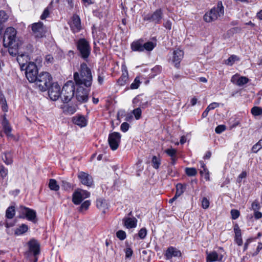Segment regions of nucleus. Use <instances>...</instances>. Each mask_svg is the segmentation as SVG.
<instances>
[{
	"instance_id": "nucleus-47",
	"label": "nucleus",
	"mask_w": 262,
	"mask_h": 262,
	"mask_svg": "<svg viewBox=\"0 0 262 262\" xmlns=\"http://www.w3.org/2000/svg\"><path fill=\"white\" fill-rule=\"evenodd\" d=\"M116 236L121 241L124 240L126 237V234L125 231L120 230L116 232Z\"/></svg>"
},
{
	"instance_id": "nucleus-22",
	"label": "nucleus",
	"mask_w": 262,
	"mask_h": 262,
	"mask_svg": "<svg viewBox=\"0 0 262 262\" xmlns=\"http://www.w3.org/2000/svg\"><path fill=\"white\" fill-rule=\"evenodd\" d=\"M165 255L167 259H170L172 257L181 256V252L177 248L173 247H170L166 250Z\"/></svg>"
},
{
	"instance_id": "nucleus-6",
	"label": "nucleus",
	"mask_w": 262,
	"mask_h": 262,
	"mask_svg": "<svg viewBox=\"0 0 262 262\" xmlns=\"http://www.w3.org/2000/svg\"><path fill=\"white\" fill-rule=\"evenodd\" d=\"M26 77L30 82H34L38 77V69L33 62H29L26 67Z\"/></svg>"
},
{
	"instance_id": "nucleus-15",
	"label": "nucleus",
	"mask_w": 262,
	"mask_h": 262,
	"mask_svg": "<svg viewBox=\"0 0 262 262\" xmlns=\"http://www.w3.org/2000/svg\"><path fill=\"white\" fill-rule=\"evenodd\" d=\"M71 30L74 33L79 32L81 29V20L77 15H73L69 22Z\"/></svg>"
},
{
	"instance_id": "nucleus-20",
	"label": "nucleus",
	"mask_w": 262,
	"mask_h": 262,
	"mask_svg": "<svg viewBox=\"0 0 262 262\" xmlns=\"http://www.w3.org/2000/svg\"><path fill=\"white\" fill-rule=\"evenodd\" d=\"M23 213L25 214L26 217L28 221L36 222V213L35 210L27 208L26 207H21Z\"/></svg>"
},
{
	"instance_id": "nucleus-27",
	"label": "nucleus",
	"mask_w": 262,
	"mask_h": 262,
	"mask_svg": "<svg viewBox=\"0 0 262 262\" xmlns=\"http://www.w3.org/2000/svg\"><path fill=\"white\" fill-rule=\"evenodd\" d=\"M73 123L80 127H84L87 124V120L83 116H75L73 119Z\"/></svg>"
},
{
	"instance_id": "nucleus-2",
	"label": "nucleus",
	"mask_w": 262,
	"mask_h": 262,
	"mask_svg": "<svg viewBox=\"0 0 262 262\" xmlns=\"http://www.w3.org/2000/svg\"><path fill=\"white\" fill-rule=\"evenodd\" d=\"M224 13V7L222 2L220 1L216 6L212 8L209 11L204 15V20L207 23L216 20L219 17L223 16Z\"/></svg>"
},
{
	"instance_id": "nucleus-60",
	"label": "nucleus",
	"mask_w": 262,
	"mask_h": 262,
	"mask_svg": "<svg viewBox=\"0 0 262 262\" xmlns=\"http://www.w3.org/2000/svg\"><path fill=\"white\" fill-rule=\"evenodd\" d=\"M219 106V104L216 102H213L210 103L207 107V108L210 111L211 110H213Z\"/></svg>"
},
{
	"instance_id": "nucleus-41",
	"label": "nucleus",
	"mask_w": 262,
	"mask_h": 262,
	"mask_svg": "<svg viewBox=\"0 0 262 262\" xmlns=\"http://www.w3.org/2000/svg\"><path fill=\"white\" fill-rule=\"evenodd\" d=\"M91 205V202L89 200H86L83 202L79 207V211L82 212L84 210H86Z\"/></svg>"
},
{
	"instance_id": "nucleus-9",
	"label": "nucleus",
	"mask_w": 262,
	"mask_h": 262,
	"mask_svg": "<svg viewBox=\"0 0 262 262\" xmlns=\"http://www.w3.org/2000/svg\"><path fill=\"white\" fill-rule=\"evenodd\" d=\"M121 135L119 133L113 132L109 134L108 142L113 150H116L120 143Z\"/></svg>"
},
{
	"instance_id": "nucleus-53",
	"label": "nucleus",
	"mask_w": 262,
	"mask_h": 262,
	"mask_svg": "<svg viewBox=\"0 0 262 262\" xmlns=\"http://www.w3.org/2000/svg\"><path fill=\"white\" fill-rule=\"evenodd\" d=\"M5 133L8 136H11V127L9 124L3 126Z\"/></svg>"
},
{
	"instance_id": "nucleus-54",
	"label": "nucleus",
	"mask_w": 262,
	"mask_h": 262,
	"mask_svg": "<svg viewBox=\"0 0 262 262\" xmlns=\"http://www.w3.org/2000/svg\"><path fill=\"white\" fill-rule=\"evenodd\" d=\"M209 201L206 198H203L202 200V206L204 209H207L209 206Z\"/></svg>"
},
{
	"instance_id": "nucleus-61",
	"label": "nucleus",
	"mask_w": 262,
	"mask_h": 262,
	"mask_svg": "<svg viewBox=\"0 0 262 262\" xmlns=\"http://www.w3.org/2000/svg\"><path fill=\"white\" fill-rule=\"evenodd\" d=\"M45 60L47 63H53V62L54 61V58L52 55H47L46 56Z\"/></svg>"
},
{
	"instance_id": "nucleus-37",
	"label": "nucleus",
	"mask_w": 262,
	"mask_h": 262,
	"mask_svg": "<svg viewBox=\"0 0 262 262\" xmlns=\"http://www.w3.org/2000/svg\"><path fill=\"white\" fill-rule=\"evenodd\" d=\"M237 60H239V58L235 55H232L225 61V63L228 66H231L234 64L235 61Z\"/></svg>"
},
{
	"instance_id": "nucleus-44",
	"label": "nucleus",
	"mask_w": 262,
	"mask_h": 262,
	"mask_svg": "<svg viewBox=\"0 0 262 262\" xmlns=\"http://www.w3.org/2000/svg\"><path fill=\"white\" fill-rule=\"evenodd\" d=\"M132 113L134 114L135 118L137 120H139L141 118V114H142V111H141V108L138 107L134 109Z\"/></svg>"
},
{
	"instance_id": "nucleus-24",
	"label": "nucleus",
	"mask_w": 262,
	"mask_h": 262,
	"mask_svg": "<svg viewBox=\"0 0 262 262\" xmlns=\"http://www.w3.org/2000/svg\"><path fill=\"white\" fill-rule=\"evenodd\" d=\"M124 226L128 228H134L137 226V220L135 217H125L123 220Z\"/></svg>"
},
{
	"instance_id": "nucleus-17",
	"label": "nucleus",
	"mask_w": 262,
	"mask_h": 262,
	"mask_svg": "<svg viewBox=\"0 0 262 262\" xmlns=\"http://www.w3.org/2000/svg\"><path fill=\"white\" fill-rule=\"evenodd\" d=\"M77 89L76 93V98L80 103H84L88 100L89 91L81 85Z\"/></svg>"
},
{
	"instance_id": "nucleus-34",
	"label": "nucleus",
	"mask_w": 262,
	"mask_h": 262,
	"mask_svg": "<svg viewBox=\"0 0 262 262\" xmlns=\"http://www.w3.org/2000/svg\"><path fill=\"white\" fill-rule=\"evenodd\" d=\"M156 46V43L153 42L152 41H148L145 43H143L144 51L146 50L147 51H151L155 48Z\"/></svg>"
},
{
	"instance_id": "nucleus-38",
	"label": "nucleus",
	"mask_w": 262,
	"mask_h": 262,
	"mask_svg": "<svg viewBox=\"0 0 262 262\" xmlns=\"http://www.w3.org/2000/svg\"><path fill=\"white\" fill-rule=\"evenodd\" d=\"M3 160L4 162L7 164L9 165L12 164V158L11 154L10 152H7L4 154V155L2 157Z\"/></svg>"
},
{
	"instance_id": "nucleus-45",
	"label": "nucleus",
	"mask_w": 262,
	"mask_h": 262,
	"mask_svg": "<svg viewBox=\"0 0 262 262\" xmlns=\"http://www.w3.org/2000/svg\"><path fill=\"white\" fill-rule=\"evenodd\" d=\"M262 148V140H260L256 144L253 146L252 150L253 152H257Z\"/></svg>"
},
{
	"instance_id": "nucleus-46",
	"label": "nucleus",
	"mask_w": 262,
	"mask_h": 262,
	"mask_svg": "<svg viewBox=\"0 0 262 262\" xmlns=\"http://www.w3.org/2000/svg\"><path fill=\"white\" fill-rule=\"evenodd\" d=\"M165 152L166 154H167L171 158H172V157L177 156V151L176 149H175L174 148H168V149H166L165 150Z\"/></svg>"
},
{
	"instance_id": "nucleus-12",
	"label": "nucleus",
	"mask_w": 262,
	"mask_h": 262,
	"mask_svg": "<svg viewBox=\"0 0 262 262\" xmlns=\"http://www.w3.org/2000/svg\"><path fill=\"white\" fill-rule=\"evenodd\" d=\"M48 94L50 99L53 101L57 100L61 97L60 86L57 83H53L48 88Z\"/></svg>"
},
{
	"instance_id": "nucleus-36",
	"label": "nucleus",
	"mask_w": 262,
	"mask_h": 262,
	"mask_svg": "<svg viewBox=\"0 0 262 262\" xmlns=\"http://www.w3.org/2000/svg\"><path fill=\"white\" fill-rule=\"evenodd\" d=\"M49 187L51 190L54 191H58L59 189V186L57 184V181L54 179L50 180Z\"/></svg>"
},
{
	"instance_id": "nucleus-31",
	"label": "nucleus",
	"mask_w": 262,
	"mask_h": 262,
	"mask_svg": "<svg viewBox=\"0 0 262 262\" xmlns=\"http://www.w3.org/2000/svg\"><path fill=\"white\" fill-rule=\"evenodd\" d=\"M28 230V226L26 224H21L15 231V234L16 235H21L26 233Z\"/></svg>"
},
{
	"instance_id": "nucleus-62",
	"label": "nucleus",
	"mask_w": 262,
	"mask_h": 262,
	"mask_svg": "<svg viewBox=\"0 0 262 262\" xmlns=\"http://www.w3.org/2000/svg\"><path fill=\"white\" fill-rule=\"evenodd\" d=\"M247 176V173L246 171H243L238 177L237 181L240 183L242 181V179L246 178Z\"/></svg>"
},
{
	"instance_id": "nucleus-33",
	"label": "nucleus",
	"mask_w": 262,
	"mask_h": 262,
	"mask_svg": "<svg viewBox=\"0 0 262 262\" xmlns=\"http://www.w3.org/2000/svg\"><path fill=\"white\" fill-rule=\"evenodd\" d=\"M161 160L160 158L157 157L156 156H154L152 157V160H151V164H152V167L155 169H158L159 168L160 165H161Z\"/></svg>"
},
{
	"instance_id": "nucleus-23",
	"label": "nucleus",
	"mask_w": 262,
	"mask_h": 262,
	"mask_svg": "<svg viewBox=\"0 0 262 262\" xmlns=\"http://www.w3.org/2000/svg\"><path fill=\"white\" fill-rule=\"evenodd\" d=\"M30 58L25 52L20 51V53L17 57V61L21 68L25 67V64L29 62Z\"/></svg>"
},
{
	"instance_id": "nucleus-48",
	"label": "nucleus",
	"mask_w": 262,
	"mask_h": 262,
	"mask_svg": "<svg viewBox=\"0 0 262 262\" xmlns=\"http://www.w3.org/2000/svg\"><path fill=\"white\" fill-rule=\"evenodd\" d=\"M8 170L3 165H0V176L2 178H4L8 175Z\"/></svg>"
},
{
	"instance_id": "nucleus-30",
	"label": "nucleus",
	"mask_w": 262,
	"mask_h": 262,
	"mask_svg": "<svg viewBox=\"0 0 262 262\" xmlns=\"http://www.w3.org/2000/svg\"><path fill=\"white\" fill-rule=\"evenodd\" d=\"M77 108L76 106L66 105L63 108V112L68 115H72L76 112Z\"/></svg>"
},
{
	"instance_id": "nucleus-21",
	"label": "nucleus",
	"mask_w": 262,
	"mask_h": 262,
	"mask_svg": "<svg viewBox=\"0 0 262 262\" xmlns=\"http://www.w3.org/2000/svg\"><path fill=\"white\" fill-rule=\"evenodd\" d=\"M184 53L182 50H176L173 52V57L172 61L174 63V66L178 68L180 63L183 57Z\"/></svg>"
},
{
	"instance_id": "nucleus-26",
	"label": "nucleus",
	"mask_w": 262,
	"mask_h": 262,
	"mask_svg": "<svg viewBox=\"0 0 262 262\" xmlns=\"http://www.w3.org/2000/svg\"><path fill=\"white\" fill-rule=\"evenodd\" d=\"M96 206L103 213H105L106 210L108 209V206L106 201L102 198L98 199L96 201Z\"/></svg>"
},
{
	"instance_id": "nucleus-19",
	"label": "nucleus",
	"mask_w": 262,
	"mask_h": 262,
	"mask_svg": "<svg viewBox=\"0 0 262 262\" xmlns=\"http://www.w3.org/2000/svg\"><path fill=\"white\" fill-rule=\"evenodd\" d=\"M249 80L245 76H239L238 74L234 75L231 79V81L233 84L238 86H242L249 82Z\"/></svg>"
},
{
	"instance_id": "nucleus-50",
	"label": "nucleus",
	"mask_w": 262,
	"mask_h": 262,
	"mask_svg": "<svg viewBox=\"0 0 262 262\" xmlns=\"http://www.w3.org/2000/svg\"><path fill=\"white\" fill-rule=\"evenodd\" d=\"M140 84V81L138 77H136L134 82L130 85L132 89H137L139 88Z\"/></svg>"
},
{
	"instance_id": "nucleus-16",
	"label": "nucleus",
	"mask_w": 262,
	"mask_h": 262,
	"mask_svg": "<svg viewBox=\"0 0 262 262\" xmlns=\"http://www.w3.org/2000/svg\"><path fill=\"white\" fill-rule=\"evenodd\" d=\"M162 11L161 9H157L152 14H147L143 18L144 20L150 21L156 24H159L162 18Z\"/></svg>"
},
{
	"instance_id": "nucleus-35",
	"label": "nucleus",
	"mask_w": 262,
	"mask_h": 262,
	"mask_svg": "<svg viewBox=\"0 0 262 262\" xmlns=\"http://www.w3.org/2000/svg\"><path fill=\"white\" fill-rule=\"evenodd\" d=\"M0 104L1 105L2 110L5 112H7L8 107L7 105L6 100L4 96L2 94L0 96Z\"/></svg>"
},
{
	"instance_id": "nucleus-42",
	"label": "nucleus",
	"mask_w": 262,
	"mask_h": 262,
	"mask_svg": "<svg viewBox=\"0 0 262 262\" xmlns=\"http://www.w3.org/2000/svg\"><path fill=\"white\" fill-rule=\"evenodd\" d=\"M185 173L187 176L189 177H192L196 174L197 171L195 168L187 167L185 168Z\"/></svg>"
},
{
	"instance_id": "nucleus-32",
	"label": "nucleus",
	"mask_w": 262,
	"mask_h": 262,
	"mask_svg": "<svg viewBox=\"0 0 262 262\" xmlns=\"http://www.w3.org/2000/svg\"><path fill=\"white\" fill-rule=\"evenodd\" d=\"M15 214V207L13 206L9 207L6 211V217L8 219H12Z\"/></svg>"
},
{
	"instance_id": "nucleus-40",
	"label": "nucleus",
	"mask_w": 262,
	"mask_h": 262,
	"mask_svg": "<svg viewBox=\"0 0 262 262\" xmlns=\"http://www.w3.org/2000/svg\"><path fill=\"white\" fill-rule=\"evenodd\" d=\"M185 186L181 184H178L176 186V192L175 195L178 197L181 195L184 192Z\"/></svg>"
},
{
	"instance_id": "nucleus-63",
	"label": "nucleus",
	"mask_w": 262,
	"mask_h": 262,
	"mask_svg": "<svg viewBox=\"0 0 262 262\" xmlns=\"http://www.w3.org/2000/svg\"><path fill=\"white\" fill-rule=\"evenodd\" d=\"M200 164L201 167L203 169V170H202V169L200 170L201 174H203L204 172H206L208 170H207V169L206 167L205 164L203 161H200Z\"/></svg>"
},
{
	"instance_id": "nucleus-3",
	"label": "nucleus",
	"mask_w": 262,
	"mask_h": 262,
	"mask_svg": "<svg viewBox=\"0 0 262 262\" xmlns=\"http://www.w3.org/2000/svg\"><path fill=\"white\" fill-rule=\"evenodd\" d=\"M52 81V77L49 73L42 72L38 74L36 80L34 82L40 91L45 92L48 89Z\"/></svg>"
},
{
	"instance_id": "nucleus-1",
	"label": "nucleus",
	"mask_w": 262,
	"mask_h": 262,
	"mask_svg": "<svg viewBox=\"0 0 262 262\" xmlns=\"http://www.w3.org/2000/svg\"><path fill=\"white\" fill-rule=\"evenodd\" d=\"M74 80L77 85H83L85 87H90L92 83L93 77L90 69L85 63L80 65L79 72H75Z\"/></svg>"
},
{
	"instance_id": "nucleus-25",
	"label": "nucleus",
	"mask_w": 262,
	"mask_h": 262,
	"mask_svg": "<svg viewBox=\"0 0 262 262\" xmlns=\"http://www.w3.org/2000/svg\"><path fill=\"white\" fill-rule=\"evenodd\" d=\"M131 49L133 51L136 52H143V40L139 39L133 42L130 45Z\"/></svg>"
},
{
	"instance_id": "nucleus-28",
	"label": "nucleus",
	"mask_w": 262,
	"mask_h": 262,
	"mask_svg": "<svg viewBox=\"0 0 262 262\" xmlns=\"http://www.w3.org/2000/svg\"><path fill=\"white\" fill-rule=\"evenodd\" d=\"M234 231L235 233V241L238 246H241L243 244V240L241 235V231L237 225H235L234 227Z\"/></svg>"
},
{
	"instance_id": "nucleus-58",
	"label": "nucleus",
	"mask_w": 262,
	"mask_h": 262,
	"mask_svg": "<svg viewBox=\"0 0 262 262\" xmlns=\"http://www.w3.org/2000/svg\"><path fill=\"white\" fill-rule=\"evenodd\" d=\"M129 125L128 123L123 122V123L121 124L120 128H121V130L123 132H126L129 129Z\"/></svg>"
},
{
	"instance_id": "nucleus-49",
	"label": "nucleus",
	"mask_w": 262,
	"mask_h": 262,
	"mask_svg": "<svg viewBox=\"0 0 262 262\" xmlns=\"http://www.w3.org/2000/svg\"><path fill=\"white\" fill-rule=\"evenodd\" d=\"M122 75L121 76V78L123 81H125L127 80V79L128 78V77H127L128 73H127V69H126V67L125 66L123 65L122 66Z\"/></svg>"
},
{
	"instance_id": "nucleus-4",
	"label": "nucleus",
	"mask_w": 262,
	"mask_h": 262,
	"mask_svg": "<svg viewBox=\"0 0 262 262\" xmlns=\"http://www.w3.org/2000/svg\"><path fill=\"white\" fill-rule=\"evenodd\" d=\"M75 85L73 81H68L63 86L61 92V98L64 102H69L75 93Z\"/></svg>"
},
{
	"instance_id": "nucleus-43",
	"label": "nucleus",
	"mask_w": 262,
	"mask_h": 262,
	"mask_svg": "<svg viewBox=\"0 0 262 262\" xmlns=\"http://www.w3.org/2000/svg\"><path fill=\"white\" fill-rule=\"evenodd\" d=\"M8 19V15L5 11L3 10L0 11V24L5 23Z\"/></svg>"
},
{
	"instance_id": "nucleus-18",
	"label": "nucleus",
	"mask_w": 262,
	"mask_h": 262,
	"mask_svg": "<svg viewBox=\"0 0 262 262\" xmlns=\"http://www.w3.org/2000/svg\"><path fill=\"white\" fill-rule=\"evenodd\" d=\"M206 262L222 261L223 257V255L222 254L217 253L215 251L210 252H206Z\"/></svg>"
},
{
	"instance_id": "nucleus-64",
	"label": "nucleus",
	"mask_w": 262,
	"mask_h": 262,
	"mask_svg": "<svg viewBox=\"0 0 262 262\" xmlns=\"http://www.w3.org/2000/svg\"><path fill=\"white\" fill-rule=\"evenodd\" d=\"M171 26H172V23L170 20H166L164 23V26L167 29L170 30L171 29Z\"/></svg>"
},
{
	"instance_id": "nucleus-59",
	"label": "nucleus",
	"mask_w": 262,
	"mask_h": 262,
	"mask_svg": "<svg viewBox=\"0 0 262 262\" xmlns=\"http://www.w3.org/2000/svg\"><path fill=\"white\" fill-rule=\"evenodd\" d=\"M49 14H50V12H49V9L48 8H46L44 10L42 14H41V15L40 16V18L41 19H46L47 17H48L49 16Z\"/></svg>"
},
{
	"instance_id": "nucleus-55",
	"label": "nucleus",
	"mask_w": 262,
	"mask_h": 262,
	"mask_svg": "<svg viewBox=\"0 0 262 262\" xmlns=\"http://www.w3.org/2000/svg\"><path fill=\"white\" fill-rule=\"evenodd\" d=\"M231 214L233 220L237 219L239 216V212L236 209H232Z\"/></svg>"
},
{
	"instance_id": "nucleus-57",
	"label": "nucleus",
	"mask_w": 262,
	"mask_h": 262,
	"mask_svg": "<svg viewBox=\"0 0 262 262\" xmlns=\"http://www.w3.org/2000/svg\"><path fill=\"white\" fill-rule=\"evenodd\" d=\"M125 253V257L126 258H130L133 254V251L132 249L129 248L127 247L124 250Z\"/></svg>"
},
{
	"instance_id": "nucleus-29",
	"label": "nucleus",
	"mask_w": 262,
	"mask_h": 262,
	"mask_svg": "<svg viewBox=\"0 0 262 262\" xmlns=\"http://www.w3.org/2000/svg\"><path fill=\"white\" fill-rule=\"evenodd\" d=\"M142 100L143 99L140 96H138L134 99L133 102L134 104H136L137 105V103L140 102L139 107L144 108L147 106L148 101L146 100L144 102H142Z\"/></svg>"
},
{
	"instance_id": "nucleus-10",
	"label": "nucleus",
	"mask_w": 262,
	"mask_h": 262,
	"mask_svg": "<svg viewBox=\"0 0 262 262\" xmlns=\"http://www.w3.org/2000/svg\"><path fill=\"white\" fill-rule=\"evenodd\" d=\"M32 30L33 35L36 38H41L45 36L47 32V28L41 22H38L32 24Z\"/></svg>"
},
{
	"instance_id": "nucleus-7",
	"label": "nucleus",
	"mask_w": 262,
	"mask_h": 262,
	"mask_svg": "<svg viewBox=\"0 0 262 262\" xmlns=\"http://www.w3.org/2000/svg\"><path fill=\"white\" fill-rule=\"evenodd\" d=\"M17 31L16 29L13 27H8L6 29L4 37V46H6V39H7L8 43H18V41H22L16 37Z\"/></svg>"
},
{
	"instance_id": "nucleus-52",
	"label": "nucleus",
	"mask_w": 262,
	"mask_h": 262,
	"mask_svg": "<svg viewBox=\"0 0 262 262\" xmlns=\"http://www.w3.org/2000/svg\"><path fill=\"white\" fill-rule=\"evenodd\" d=\"M147 234V230L145 228H143L140 230L138 233V235L140 238L143 239L145 237Z\"/></svg>"
},
{
	"instance_id": "nucleus-51",
	"label": "nucleus",
	"mask_w": 262,
	"mask_h": 262,
	"mask_svg": "<svg viewBox=\"0 0 262 262\" xmlns=\"http://www.w3.org/2000/svg\"><path fill=\"white\" fill-rule=\"evenodd\" d=\"M252 209L254 211L258 210L260 208V206L257 200H255L252 203Z\"/></svg>"
},
{
	"instance_id": "nucleus-13",
	"label": "nucleus",
	"mask_w": 262,
	"mask_h": 262,
	"mask_svg": "<svg viewBox=\"0 0 262 262\" xmlns=\"http://www.w3.org/2000/svg\"><path fill=\"white\" fill-rule=\"evenodd\" d=\"M29 250L26 252V254L29 256L31 254L34 256H37L40 252V245L38 242L34 239H32L28 243Z\"/></svg>"
},
{
	"instance_id": "nucleus-8",
	"label": "nucleus",
	"mask_w": 262,
	"mask_h": 262,
	"mask_svg": "<svg viewBox=\"0 0 262 262\" xmlns=\"http://www.w3.org/2000/svg\"><path fill=\"white\" fill-rule=\"evenodd\" d=\"M90 196V193L89 191L83 189H77L73 194L72 202L75 205H79L84 199L89 198Z\"/></svg>"
},
{
	"instance_id": "nucleus-39",
	"label": "nucleus",
	"mask_w": 262,
	"mask_h": 262,
	"mask_svg": "<svg viewBox=\"0 0 262 262\" xmlns=\"http://www.w3.org/2000/svg\"><path fill=\"white\" fill-rule=\"evenodd\" d=\"M251 113L254 116L262 115V108L258 106H254L251 110Z\"/></svg>"
},
{
	"instance_id": "nucleus-14",
	"label": "nucleus",
	"mask_w": 262,
	"mask_h": 262,
	"mask_svg": "<svg viewBox=\"0 0 262 262\" xmlns=\"http://www.w3.org/2000/svg\"><path fill=\"white\" fill-rule=\"evenodd\" d=\"M77 177L80 182L88 187H91L93 184V180L91 176L83 171H79Z\"/></svg>"
},
{
	"instance_id": "nucleus-56",
	"label": "nucleus",
	"mask_w": 262,
	"mask_h": 262,
	"mask_svg": "<svg viewBox=\"0 0 262 262\" xmlns=\"http://www.w3.org/2000/svg\"><path fill=\"white\" fill-rule=\"evenodd\" d=\"M226 129V126L224 125H218L215 129L217 134H221Z\"/></svg>"
},
{
	"instance_id": "nucleus-5",
	"label": "nucleus",
	"mask_w": 262,
	"mask_h": 262,
	"mask_svg": "<svg viewBox=\"0 0 262 262\" xmlns=\"http://www.w3.org/2000/svg\"><path fill=\"white\" fill-rule=\"evenodd\" d=\"M77 49L81 57L86 59L91 53V47L89 43L84 38L80 39L77 42Z\"/></svg>"
},
{
	"instance_id": "nucleus-11",
	"label": "nucleus",
	"mask_w": 262,
	"mask_h": 262,
	"mask_svg": "<svg viewBox=\"0 0 262 262\" xmlns=\"http://www.w3.org/2000/svg\"><path fill=\"white\" fill-rule=\"evenodd\" d=\"M18 43H7L5 47H8V52L9 54L13 56H16L20 53V51H22L24 48L23 41H18Z\"/></svg>"
}]
</instances>
